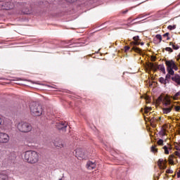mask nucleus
<instances>
[{"instance_id":"obj_2","label":"nucleus","mask_w":180,"mask_h":180,"mask_svg":"<svg viewBox=\"0 0 180 180\" xmlns=\"http://www.w3.org/2000/svg\"><path fill=\"white\" fill-rule=\"evenodd\" d=\"M17 129L21 133H30L33 127H32V124L22 121L17 124Z\"/></svg>"},{"instance_id":"obj_9","label":"nucleus","mask_w":180,"mask_h":180,"mask_svg":"<svg viewBox=\"0 0 180 180\" xmlns=\"http://www.w3.org/2000/svg\"><path fill=\"white\" fill-rule=\"evenodd\" d=\"M53 144H54L55 147H58V148H63V147L65 146L64 142H63V140H61L58 138H56L54 140Z\"/></svg>"},{"instance_id":"obj_3","label":"nucleus","mask_w":180,"mask_h":180,"mask_svg":"<svg viewBox=\"0 0 180 180\" xmlns=\"http://www.w3.org/2000/svg\"><path fill=\"white\" fill-rule=\"evenodd\" d=\"M30 110L32 115H34V116H41L43 113V108L37 103H32L30 105Z\"/></svg>"},{"instance_id":"obj_5","label":"nucleus","mask_w":180,"mask_h":180,"mask_svg":"<svg viewBox=\"0 0 180 180\" xmlns=\"http://www.w3.org/2000/svg\"><path fill=\"white\" fill-rule=\"evenodd\" d=\"M172 109H174V104L171 103V101H164L163 107L162 108V113L164 115H168V113H171Z\"/></svg>"},{"instance_id":"obj_30","label":"nucleus","mask_w":180,"mask_h":180,"mask_svg":"<svg viewBox=\"0 0 180 180\" xmlns=\"http://www.w3.org/2000/svg\"><path fill=\"white\" fill-rule=\"evenodd\" d=\"M155 37L156 39H158V40H160V41L162 40V37L161 36V34H157Z\"/></svg>"},{"instance_id":"obj_38","label":"nucleus","mask_w":180,"mask_h":180,"mask_svg":"<svg viewBox=\"0 0 180 180\" xmlns=\"http://www.w3.org/2000/svg\"><path fill=\"white\" fill-rule=\"evenodd\" d=\"M177 178H180V172L177 173Z\"/></svg>"},{"instance_id":"obj_18","label":"nucleus","mask_w":180,"mask_h":180,"mask_svg":"<svg viewBox=\"0 0 180 180\" xmlns=\"http://www.w3.org/2000/svg\"><path fill=\"white\" fill-rule=\"evenodd\" d=\"M151 153H158V149H157V145L152 146L150 148Z\"/></svg>"},{"instance_id":"obj_14","label":"nucleus","mask_w":180,"mask_h":180,"mask_svg":"<svg viewBox=\"0 0 180 180\" xmlns=\"http://www.w3.org/2000/svg\"><path fill=\"white\" fill-rule=\"evenodd\" d=\"M133 40L134 41L132 43H134V46H139L140 44V41H141V39H140V37L139 36L134 37Z\"/></svg>"},{"instance_id":"obj_42","label":"nucleus","mask_w":180,"mask_h":180,"mask_svg":"<svg viewBox=\"0 0 180 180\" xmlns=\"http://www.w3.org/2000/svg\"><path fill=\"white\" fill-rule=\"evenodd\" d=\"M169 150H172V148L170 146V147L169 148Z\"/></svg>"},{"instance_id":"obj_12","label":"nucleus","mask_w":180,"mask_h":180,"mask_svg":"<svg viewBox=\"0 0 180 180\" xmlns=\"http://www.w3.org/2000/svg\"><path fill=\"white\" fill-rule=\"evenodd\" d=\"M86 167L88 169H95V168H96V163L88 161L86 163Z\"/></svg>"},{"instance_id":"obj_19","label":"nucleus","mask_w":180,"mask_h":180,"mask_svg":"<svg viewBox=\"0 0 180 180\" xmlns=\"http://www.w3.org/2000/svg\"><path fill=\"white\" fill-rule=\"evenodd\" d=\"M131 50H133L136 53H141V49H140V48H139L137 46H133L131 48Z\"/></svg>"},{"instance_id":"obj_23","label":"nucleus","mask_w":180,"mask_h":180,"mask_svg":"<svg viewBox=\"0 0 180 180\" xmlns=\"http://www.w3.org/2000/svg\"><path fill=\"white\" fill-rule=\"evenodd\" d=\"M165 51H168L169 54H171V53H174V50L171 47H166Z\"/></svg>"},{"instance_id":"obj_10","label":"nucleus","mask_w":180,"mask_h":180,"mask_svg":"<svg viewBox=\"0 0 180 180\" xmlns=\"http://www.w3.org/2000/svg\"><path fill=\"white\" fill-rule=\"evenodd\" d=\"M165 101H170V100L168 99V98L164 97V96H162V95H161L156 100V103H157V105H160V103H161V102H162V104L164 105V102H165Z\"/></svg>"},{"instance_id":"obj_32","label":"nucleus","mask_w":180,"mask_h":180,"mask_svg":"<svg viewBox=\"0 0 180 180\" xmlns=\"http://www.w3.org/2000/svg\"><path fill=\"white\" fill-rule=\"evenodd\" d=\"M174 109L176 112H179L180 111V106L179 105H177L176 107H174Z\"/></svg>"},{"instance_id":"obj_25","label":"nucleus","mask_w":180,"mask_h":180,"mask_svg":"<svg viewBox=\"0 0 180 180\" xmlns=\"http://www.w3.org/2000/svg\"><path fill=\"white\" fill-rule=\"evenodd\" d=\"M163 150H165V154H169V150H168V147H167V146H165L163 147Z\"/></svg>"},{"instance_id":"obj_4","label":"nucleus","mask_w":180,"mask_h":180,"mask_svg":"<svg viewBox=\"0 0 180 180\" xmlns=\"http://www.w3.org/2000/svg\"><path fill=\"white\" fill-rule=\"evenodd\" d=\"M165 65L167 66V71L171 75H174L175 74V71H178V65L173 60H165Z\"/></svg>"},{"instance_id":"obj_8","label":"nucleus","mask_w":180,"mask_h":180,"mask_svg":"<svg viewBox=\"0 0 180 180\" xmlns=\"http://www.w3.org/2000/svg\"><path fill=\"white\" fill-rule=\"evenodd\" d=\"M9 140H11V137L8 134L5 132H0V143H9Z\"/></svg>"},{"instance_id":"obj_13","label":"nucleus","mask_w":180,"mask_h":180,"mask_svg":"<svg viewBox=\"0 0 180 180\" xmlns=\"http://www.w3.org/2000/svg\"><path fill=\"white\" fill-rule=\"evenodd\" d=\"M172 81H174L177 85H180V75H175L174 76L172 77Z\"/></svg>"},{"instance_id":"obj_31","label":"nucleus","mask_w":180,"mask_h":180,"mask_svg":"<svg viewBox=\"0 0 180 180\" xmlns=\"http://www.w3.org/2000/svg\"><path fill=\"white\" fill-rule=\"evenodd\" d=\"M171 75H171V74L168 73V74L166 75V80H167V79H171Z\"/></svg>"},{"instance_id":"obj_24","label":"nucleus","mask_w":180,"mask_h":180,"mask_svg":"<svg viewBox=\"0 0 180 180\" xmlns=\"http://www.w3.org/2000/svg\"><path fill=\"white\" fill-rule=\"evenodd\" d=\"M167 29L169 30H174V29H176V25H169Z\"/></svg>"},{"instance_id":"obj_29","label":"nucleus","mask_w":180,"mask_h":180,"mask_svg":"<svg viewBox=\"0 0 180 180\" xmlns=\"http://www.w3.org/2000/svg\"><path fill=\"white\" fill-rule=\"evenodd\" d=\"M163 37H167V40H169V33L167 32L165 34H163Z\"/></svg>"},{"instance_id":"obj_34","label":"nucleus","mask_w":180,"mask_h":180,"mask_svg":"<svg viewBox=\"0 0 180 180\" xmlns=\"http://www.w3.org/2000/svg\"><path fill=\"white\" fill-rule=\"evenodd\" d=\"M68 2H70V4H72L73 2H75L77 0H66Z\"/></svg>"},{"instance_id":"obj_6","label":"nucleus","mask_w":180,"mask_h":180,"mask_svg":"<svg viewBox=\"0 0 180 180\" xmlns=\"http://www.w3.org/2000/svg\"><path fill=\"white\" fill-rule=\"evenodd\" d=\"M176 158H179L180 160L179 151H175L174 153H172L169 156V159H168L169 164H170V165H175V162H178V159Z\"/></svg>"},{"instance_id":"obj_28","label":"nucleus","mask_w":180,"mask_h":180,"mask_svg":"<svg viewBox=\"0 0 180 180\" xmlns=\"http://www.w3.org/2000/svg\"><path fill=\"white\" fill-rule=\"evenodd\" d=\"M153 108H151V107H146L145 108V113H148V112H150V110H152Z\"/></svg>"},{"instance_id":"obj_21","label":"nucleus","mask_w":180,"mask_h":180,"mask_svg":"<svg viewBox=\"0 0 180 180\" xmlns=\"http://www.w3.org/2000/svg\"><path fill=\"white\" fill-rule=\"evenodd\" d=\"M159 81L160 84H167V79H164V77H160Z\"/></svg>"},{"instance_id":"obj_40","label":"nucleus","mask_w":180,"mask_h":180,"mask_svg":"<svg viewBox=\"0 0 180 180\" xmlns=\"http://www.w3.org/2000/svg\"><path fill=\"white\" fill-rule=\"evenodd\" d=\"M141 44V46H144L143 42H140V44Z\"/></svg>"},{"instance_id":"obj_37","label":"nucleus","mask_w":180,"mask_h":180,"mask_svg":"<svg viewBox=\"0 0 180 180\" xmlns=\"http://www.w3.org/2000/svg\"><path fill=\"white\" fill-rule=\"evenodd\" d=\"M127 12H129V11L126 10V11H122V13H127Z\"/></svg>"},{"instance_id":"obj_27","label":"nucleus","mask_w":180,"mask_h":180,"mask_svg":"<svg viewBox=\"0 0 180 180\" xmlns=\"http://www.w3.org/2000/svg\"><path fill=\"white\" fill-rule=\"evenodd\" d=\"M157 143L158 146H164V141L162 139H159Z\"/></svg>"},{"instance_id":"obj_20","label":"nucleus","mask_w":180,"mask_h":180,"mask_svg":"<svg viewBox=\"0 0 180 180\" xmlns=\"http://www.w3.org/2000/svg\"><path fill=\"white\" fill-rule=\"evenodd\" d=\"M166 131H167V130L165 129L162 128L159 132L160 136H162V137H164V136H165L167 134Z\"/></svg>"},{"instance_id":"obj_7","label":"nucleus","mask_w":180,"mask_h":180,"mask_svg":"<svg viewBox=\"0 0 180 180\" xmlns=\"http://www.w3.org/2000/svg\"><path fill=\"white\" fill-rule=\"evenodd\" d=\"M150 68L155 72H157L159 70L160 71H161V72H162V74H165V66H164V65L162 64L158 65L155 63H150Z\"/></svg>"},{"instance_id":"obj_43","label":"nucleus","mask_w":180,"mask_h":180,"mask_svg":"<svg viewBox=\"0 0 180 180\" xmlns=\"http://www.w3.org/2000/svg\"><path fill=\"white\" fill-rule=\"evenodd\" d=\"M168 118H169V119H172V117H168Z\"/></svg>"},{"instance_id":"obj_26","label":"nucleus","mask_w":180,"mask_h":180,"mask_svg":"<svg viewBox=\"0 0 180 180\" xmlns=\"http://www.w3.org/2000/svg\"><path fill=\"white\" fill-rule=\"evenodd\" d=\"M60 124H61V126H62V127H60V129H65V127H67V124H67V123H64L63 122H60Z\"/></svg>"},{"instance_id":"obj_35","label":"nucleus","mask_w":180,"mask_h":180,"mask_svg":"<svg viewBox=\"0 0 180 180\" xmlns=\"http://www.w3.org/2000/svg\"><path fill=\"white\" fill-rule=\"evenodd\" d=\"M158 164H159V165H162V160H161V159H160L159 160H158Z\"/></svg>"},{"instance_id":"obj_11","label":"nucleus","mask_w":180,"mask_h":180,"mask_svg":"<svg viewBox=\"0 0 180 180\" xmlns=\"http://www.w3.org/2000/svg\"><path fill=\"white\" fill-rule=\"evenodd\" d=\"M76 156L78 158H85V153H84V150H82V149H77Z\"/></svg>"},{"instance_id":"obj_33","label":"nucleus","mask_w":180,"mask_h":180,"mask_svg":"<svg viewBox=\"0 0 180 180\" xmlns=\"http://www.w3.org/2000/svg\"><path fill=\"white\" fill-rule=\"evenodd\" d=\"M125 51H129L130 50V46H124Z\"/></svg>"},{"instance_id":"obj_22","label":"nucleus","mask_w":180,"mask_h":180,"mask_svg":"<svg viewBox=\"0 0 180 180\" xmlns=\"http://www.w3.org/2000/svg\"><path fill=\"white\" fill-rule=\"evenodd\" d=\"M175 149L180 152V142L174 143Z\"/></svg>"},{"instance_id":"obj_41","label":"nucleus","mask_w":180,"mask_h":180,"mask_svg":"<svg viewBox=\"0 0 180 180\" xmlns=\"http://www.w3.org/2000/svg\"><path fill=\"white\" fill-rule=\"evenodd\" d=\"M152 61H155V57H153V58L152 59Z\"/></svg>"},{"instance_id":"obj_16","label":"nucleus","mask_w":180,"mask_h":180,"mask_svg":"<svg viewBox=\"0 0 180 180\" xmlns=\"http://www.w3.org/2000/svg\"><path fill=\"white\" fill-rule=\"evenodd\" d=\"M8 177L5 173H0V180H8Z\"/></svg>"},{"instance_id":"obj_1","label":"nucleus","mask_w":180,"mask_h":180,"mask_svg":"<svg viewBox=\"0 0 180 180\" xmlns=\"http://www.w3.org/2000/svg\"><path fill=\"white\" fill-rule=\"evenodd\" d=\"M40 160L39 153L34 150H27L24 153V161L32 165L37 164Z\"/></svg>"},{"instance_id":"obj_44","label":"nucleus","mask_w":180,"mask_h":180,"mask_svg":"<svg viewBox=\"0 0 180 180\" xmlns=\"http://www.w3.org/2000/svg\"><path fill=\"white\" fill-rule=\"evenodd\" d=\"M0 79H1L0 78Z\"/></svg>"},{"instance_id":"obj_39","label":"nucleus","mask_w":180,"mask_h":180,"mask_svg":"<svg viewBox=\"0 0 180 180\" xmlns=\"http://www.w3.org/2000/svg\"><path fill=\"white\" fill-rule=\"evenodd\" d=\"M2 124V118L0 117V125Z\"/></svg>"},{"instance_id":"obj_36","label":"nucleus","mask_w":180,"mask_h":180,"mask_svg":"<svg viewBox=\"0 0 180 180\" xmlns=\"http://www.w3.org/2000/svg\"><path fill=\"white\" fill-rule=\"evenodd\" d=\"M167 174H172V171L169 170V169H167Z\"/></svg>"},{"instance_id":"obj_17","label":"nucleus","mask_w":180,"mask_h":180,"mask_svg":"<svg viewBox=\"0 0 180 180\" xmlns=\"http://www.w3.org/2000/svg\"><path fill=\"white\" fill-rule=\"evenodd\" d=\"M158 120H161V117L157 118V117H153L150 118V123H155L156 122H158Z\"/></svg>"},{"instance_id":"obj_15","label":"nucleus","mask_w":180,"mask_h":180,"mask_svg":"<svg viewBox=\"0 0 180 180\" xmlns=\"http://www.w3.org/2000/svg\"><path fill=\"white\" fill-rule=\"evenodd\" d=\"M169 46H172L173 50H179V46L176 44L175 42H169Z\"/></svg>"}]
</instances>
